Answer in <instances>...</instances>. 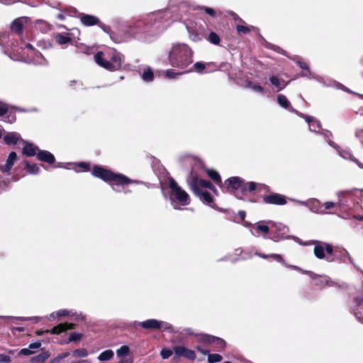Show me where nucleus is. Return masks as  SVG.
<instances>
[{
	"instance_id": "nucleus-1",
	"label": "nucleus",
	"mask_w": 363,
	"mask_h": 363,
	"mask_svg": "<svg viewBox=\"0 0 363 363\" xmlns=\"http://www.w3.org/2000/svg\"><path fill=\"white\" fill-rule=\"evenodd\" d=\"M172 13L169 9H165L151 13L146 17L133 19L124 26L123 30L128 35L133 37L149 30H163L174 20Z\"/></svg>"
},
{
	"instance_id": "nucleus-2",
	"label": "nucleus",
	"mask_w": 363,
	"mask_h": 363,
	"mask_svg": "<svg viewBox=\"0 0 363 363\" xmlns=\"http://www.w3.org/2000/svg\"><path fill=\"white\" fill-rule=\"evenodd\" d=\"M167 60L173 68L186 70L194 62V51L186 43H172L168 50Z\"/></svg>"
},
{
	"instance_id": "nucleus-3",
	"label": "nucleus",
	"mask_w": 363,
	"mask_h": 363,
	"mask_svg": "<svg viewBox=\"0 0 363 363\" xmlns=\"http://www.w3.org/2000/svg\"><path fill=\"white\" fill-rule=\"evenodd\" d=\"M227 192L233 194L236 198L244 199L243 196L247 192H252L255 190L261 191L267 188L264 184L253 182H245L243 179L239 177H232L225 181L221 187Z\"/></svg>"
},
{
	"instance_id": "nucleus-4",
	"label": "nucleus",
	"mask_w": 363,
	"mask_h": 363,
	"mask_svg": "<svg viewBox=\"0 0 363 363\" xmlns=\"http://www.w3.org/2000/svg\"><path fill=\"white\" fill-rule=\"evenodd\" d=\"M92 175L101 179L106 182H111L112 189L115 191H121L117 187H124L129 184H138L137 180H132L122 174H117L102 167L94 166L92 169Z\"/></svg>"
},
{
	"instance_id": "nucleus-5",
	"label": "nucleus",
	"mask_w": 363,
	"mask_h": 363,
	"mask_svg": "<svg viewBox=\"0 0 363 363\" xmlns=\"http://www.w3.org/2000/svg\"><path fill=\"white\" fill-rule=\"evenodd\" d=\"M94 59L98 65L112 72L121 67L123 56L115 49L106 48L97 52L94 55Z\"/></svg>"
},
{
	"instance_id": "nucleus-6",
	"label": "nucleus",
	"mask_w": 363,
	"mask_h": 363,
	"mask_svg": "<svg viewBox=\"0 0 363 363\" xmlns=\"http://www.w3.org/2000/svg\"><path fill=\"white\" fill-rule=\"evenodd\" d=\"M169 186L171 190L170 200L173 208L176 210H180L181 208L177 201L182 206H186L190 203L189 194L182 189L172 178L169 181Z\"/></svg>"
},
{
	"instance_id": "nucleus-7",
	"label": "nucleus",
	"mask_w": 363,
	"mask_h": 363,
	"mask_svg": "<svg viewBox=\"0 0 363 363\" xmlns=\"http://www.w3.org/2000/svg\"><path fill=\"white\" fill-rule=\"evenodd\" d=\"M293 240L301 245H314V255L318 259H320L325 258V252L328 255H332L333 252V246L328 243L322 242L317 240H311L303 242L298 237H293Z\"/></svg>"
},
{
	"instance_id": "nucleus-8",
	"label": "nucleus",
	"mask_w": 363,
	"mask_h": 363,
	"mask_svg": "<svg viewBox=\"0 0 363 363\" xmlns=\"http://www.w3.org/2000/svg\"><path fill=\"white\" fill-rule=\"evenodd\" d=\"M301 117L303 118L308 123L309 125V130L311 131L323 135L330 146L334 148H337L335 143L330 140V138L332 137L331 132L328 130H322V131L320 132L321 125L320 121H318L312 116H306L304 114Z\"/></svg>"
},
{
	"instance_id": "nucleus-9",
	"label": "nucleus",
	"mask_w": 363,
	"mask_h": 363,
	"mask_svg": "<svg viewBox=\"0 0 363 363\" xmlns=\"http://www.w3.org/2000/svg\"><path fill=\"white\" fill-rule=\"evenodd\" d=\"M272 228H274V230L272 231V236L271 239L274 242H279L281 240L284 239H293L294 236H288L286 235L289 231V229L287 226L282 223H276L273 221H268Z\"/></svg>"
},
{
	"instance_id": "nucleus-10",
	"label": "nucleus",
	"mask_w": 363,
	"mask_h": 363,
	"mask_svg": "<svg viewBox=\"0 0 363 363\" xmlns=\"http://www.w3.org/2000/svg\"><path fill=\"white\" fill-rule=\"evenodd\" d=\"M13 52L14 55H16V60H20V61H24L28 63H33L35 65H47L48 61L43 56V55L39 52L38 51H35V53H33L30 56L24 57V55H21V52H19L18 49L15 50L13 48Z\"/></svg>"
},
{
	"instance_id": "nucleus-11",
	"label": "nucleus",
	"mask_w": 363,
	"mask_h": 363,
	"mask_svg": "<svg viewBox=\"0 0 363 363\" xmlns=\"http://www.w3.org/2000/svg\"><path fill=\"white\" fill-rule=\"evenodd\" d=\"M173 351L178 357H184L189 360L194 361L196 358L195 352L189 350L184 345H175L173 347Z\"/></svg>"
},
{
	"instance_id": "nucleus-12",
	"label": "nucleus",
	"mask_w": 363,
	"mask_h": 363,
	"mask_svg": "<svg viewBox=\"0 0 363 363\" xmlns=\"http://www.w3.org/2000/svg\"><path fill=\"white\" fill-rule=\"evenodd\" d=\"M190 186L194 193L199 196L203 203L213 208V205H211L213 203V198L209 192L200 190L199 188L196 186L195 181L190 184Z\"/></svg>"
},
{
	"instance_id": "nucleus-13",
	"label": "nucleus",
	"mask_w": 363,
	"mask_h": 363,
	"mask_svg": "<svg viewBox=\"0 0 363 363\" xmlns=\"http://www.w3.org/2000/svg\"><path fill=\"white\" fill-rule=\"evenodd\" d=\"M306 274H308L313 280V284L318 286H334V282L327 276H318L312 272H306Z\"/></svg>"
},
{
	"instance_id": "nucleus-14",
	"label": "nucleus",
	"mask_w": 363,
	"mask_h": 363,
	"mask_svg": "<svg viewBox=\"0 0 363 363\" xmlns=\"http://www.w3.org/2000/svg\"><path fill=\"white\" fill-rule=\"evenodd\" d=\"M250 232L256 237L262 234H267L269 232V227L265 224V221H259L250 225Z\"/></svg>"
},
{
	"instance_id": "nucleus-15",
	"label": "nucleus",
	"mask_w": 363,
	"mask_h": 363,
	"mask_svg": "<svg viewBox=\"0 0 363 363\" xmlns=\"http://www.w3.org/2000/svg\"><path fill=\"white\" fill-rule=\"evenodd\" d=\"M263 201L265 203L274 205H284L286 203L285 196L279 194H271L265 196L263 198Z\"/></svg>"
},
{
	"instance_id": "nucleus-16",
	"label": "nucleus",
	"mask_w": 363,
	"mask_h": 363,
	"mask_svg": "<svg viewBox=\"0 0 363 363\" xmlns=\"http://www.w3.org/2000/svg\"><path fill=\"white\" fill-rule=\"evenodd\" d=\"M277 103L279 104V105L285 108V109H287L289 110V111L291 112H293V113H295L296 114H297L298 116H303V113L298 112L297 110L294 109L291 106V103L289 102V101L287 99V98L286 97V96L283 95V94H279L277 95Z\"/></svg>"
},
{
	"instance_id": "nucleus-17",
	"label": "nucleus",
	"mask_w": 363,
	"mask_h": 363,
	"mask_svg": "<svg viewBox=\"0 0 363 363\" xmlns=\"http://www.w3.org/2000/svg\"><path fill=\"white\" fill-rule=\"evenodd\" d=\"M28 21V18L21 17L15 19L11 24V29L13 32L20 35L22 33L23 26Z\"/></svg>"
},
{
	"instance_id": "nucleus-18",
	"label": "nucleus",
	"mask_w": 363,
	"mask_h": 363,
	"mask_svg": "<svg viewBox=\"0 0 363 363\" xmlns=\"http://www.w3.org/2000/svg\"><path fill=\"white\" fill-rule=\"evenodd\" d=\"M297 202L301 205L308 206L310 210L316 213L324 214L323 206L320 205V201L317 199H312L309 203L306 201H297Z\"/></svg>"
},
{
	"instance_id": "nucleus-19",
	"label": "nucleus",
	"mask_w": 363,
	"mask_h": 363,
	"mask_svg": "<svg viewBox=\"0 0 363 363\" xmlns=\"http://www.w3.org/2000/svg\"><path fill=\"white\" fill-rule=\"evenodd\" d=\"M74 327V324L73 323H61L55 326L51 330H47L45 332L53 335H59L62 332L73 329Z\"/></svg>"
},
{
	"instance_id": "nucleus-20",
	"label": "nucleus",
	"mask_w": 363,
	"mask_h": 363,
	"mask_svg": "<svg viewBox=\"0 0 363 363\" xmlns=\"http://www.w3.org/2000/svg\"><path fill=\"white\" fill-rule=\"evenodd\" d=\"M269 82L272 85L273 89L277 91L284 89L288 84V82H286L282 78L278 77L275 75L269 77Z\"/></svg>"
},
{
	"instance_id": "nucleus-21",
	"label": "nucleus",
	"mask_w": 363,
	"mask_h": 363,
	"mask_svg": "<svg viewBox=\"0 0 363 363\" xmlns=\"http://www.w3.org/2000/svg\"><path fill=\"white\" fill-rule=\"evenodd\" d=\"M79 18L82 23L86 26L98 25L100 23L99 19L96 16L81 13Z\"/></svg>"
},
{
	"instance_id": "nucleus-22",
	"label": "nucleus",
	"mask_w": 363,
	"mask_h": 363,
	"mask_svg": "<svg viewBox=\"0 0 363 363\" xmlns=\"http://www.w3.org/2000/svg\"><path fill=\"white\" fill-rule=\"evenodd\" d=\"M0 45L14 48L16 45L12 35L7 32L0 33Z\"/></svg>"
},
{
	"instance_id": "nucleus-23",
	"label": "nucleus",
	"mask_w": 363,
	"mask_h": 363,
	"mask_svg": "<svg viewBox=\"0 0 363 363\" xmlns=\"http://www.w3.org/2000/svg\"><path fill=\"white\" fill-rule=\"evenodd\" d=\"M17 159V155L15 152H11L9 155V157L6 161L5 164L0 165V170L2 172H9L11 169L13 165L14 164L15 161Z\"/></svg>"
},
{
	"instance_id": "nucleus-24",
	"label": "nucleus",
	"mask_w": 363,
	"mask_h": 363,
	"mask_svg": "<svg viewBox=\"0 0 363 363\" xmlns=\"http://www.w3.org/2000/svg\"><path fill=\"white\" fill-rule=\"evenodd\" d=\"M138 324L144 329H160L162 323L156 319H148Z\"/></svg>"
},
{
	"instance_id": "nucleus-25",
	"label": "nucleus",
	"mask_w": 363,
	"mask_h": 363,
	"mask_svg": "<svg viewBox=\"0 0 363 363\" xmlns=\"http://www.w3.org/2000/svg\"><path fill=\"white\" fill-rule=\"evenodd\" d=\"M203 341L215 344L218 350H222L225 347V342L223 339L217 337L206 335L204 337Z\"/></svg>"
},
{
	"instance_id": "nucleus-26",
	"label": "nucleus",
	"mask_w": 363,
	"mask_h": 363,
	"mask_svg": "<svg viewBox=\"0 0 363 363\" xmlns=\"http://www.w3.org/2000/svg\"><path fill=\"white\" fill-rule=\"evenodd\" d=\"M37 157L39 160L52 164L55 162L54 155L46 150H39L37 153Z\"/></svg>"
},
{
	"instance_id": "nucleus-27",
	"label": "nucleus",
	"mask_w": 363,
	"mask_h": 363,
	"mask_svg": "<svg viewBox=\"0 0 363 363\" xmlns=\"http://www.w3.org/2000/svg\"><path fill=\"white\" fill-rule=\"evenodd\" d=\"M23 143H25V145L23 148V155L28 157H32L37 155V151H39L37 146L30 143H26L25 141H23Z\"/></svg>"
},
{
	"instance_id": "nucleus-28",
	"label": "nucleus",
	"mask_w": 363,
	"mask_h": 363,
	"mask_svg": "<svg viewBox=\"0 0 363 363\" xmlns=\"http://www.w3.org/2000/svg\"><path fill=\"white\" fill-rule=\"evenodd\" d=\"M20 138L21 135L19 133L11 132L5 135L4 140L6 144L11 145H16Z\"/></svg>"
},
{
	"instance_id": "nucleus-29",
	"label": "nucleus",
	"mask_w": 363,
	"mask_h": 363,
	"mask_svg": "<svg viewBox=\"0 0 363 363\" xmlns=\"http://www.w3.org/2000/svg\"><path fill=\"white\" fill-rule=\"evenodd\" d=\"M335 145L337 147V148H335V149L337 150L338 154L340 157H342V158L346 159V160H351L353 162H354L355 163H357L359 167L363 168V164L361 162H359L356 158H354L350 154V152L349 151L339 150V147L336 144H335Z\"/></svg>"
},
{
	"instance_id": "nucleus-30",
	"label": "nucleus",
	"mask_w": 363,
	"mask_h": 363,
	"mask_svg": "<svg viewBox=\"0 0 363 363\" xmlns=\"http://www.w3.org/2000/svg\"><path fill=\"white\" fill-rule=\"evenodd\" d=\"M208 176L213 180L220 187H222V182L220 174L218 172L213 169H207Z\"/></svg>"
},
{
	"instance_id": "nucleus-31",
	"label": "nucleus",
	"mask_w": 363,
	"mask_h": 363,
	"mask_svg": "<svg viewBox=\"0 0 363 363\" xmlns=\"http://www.w3.org/2000/svg\"><path fill=\"white\" fill-rule=\"evenodd\" d=\"M0 318L2 319H11V320H33L35 323H38L42 318L39 316H32V317H14V316H4L0 315Z\"/></svg>"
},
{
	"instance_id": "nucleus-32",
	"label": "nucleus",
	"mask_w": 363,
	"mask_h": 363,
	"mask_svg": "<svg viewBox=\"0 0 363 363\" xmlns=\"http://www.w3.org/2000/svg\"><path fill=\"white\" fill-rule=\"evenodd\" d=\"M50 355L49 352H43L38 355L32 357L31 362L33 363H43L49 358Z\"/></svg>"
},
{
	"instance_id": "nucleus-33",
	"label": "nucleus",
	"mask_w": 363,
	"mask_h": 363,
	"mask_svg": "<svg viewBox=\"0 0 363 363\" xmlns=\"http://www.w3.org/2000/svg\"><path fill=\"white\" fill-rule=\"evenodd\" d=\"M114 355L113 351L112 350H106L102 352L99 356L98 359L99 361H108L113 358Z\"/></svg>"
},
{
	"instance_id": "nucleus-34",
	"label": "nucleus",
	"mask_w": 363,
	"mask_h": 363,
	"mask_svg": "<svg viewBox=\"0 0 363 363\" xmlns=\"http://www.w3.org/2000/svg\"><path fill=\"white\" fill-rule=\"evenodd\" d=\"M141 77L142 79L146 82H152L154 79L153 72L150 67H147L143 70Z\"/></svg>"
},
{
	"instance_id": "nucleus-35",
	"label": "nucleus",
	"mask_w": 363,
	"mask_h": 363,
	"mask_svg": "<svg viewBox=\"0 0 363 363\" xmlns=\"http://www.w3.org/2000/svg\"><path fill=\"white\" fill-rule=\"evenodd\" d=\"M72 355L75 358H84L89 355V352L85 348L76 349L72 352Z\"/></svg>"
},
{
	"instance_id": "nucleus-36",
	"label": "nucleus",
	"mask_w": 363,
	"mask_h": 363,
	"mask_svg": "<svg viewBox=\"0 0 363 363\" xmlns=\"http://www.w3.org/2000/svg\"><path fill=\"white\" fill-rule=\"evenodd\" d=\"M56 42L59 45H65L71 42V38L67 35L58 33L55 36Z\"/></svg>"
},
{
	"instance_id": "nucleus-37",
	"label": "nucleus",
	"mask_w": 363,
	"mask_h": 363,
	"mask_svg": "<svg viewBox=\"0 0 363 363\" xmlns=\"http://www.w3.org/2000/svg\"><path fill=\"white\" fill-rule=\"evenodd\" d=\"M26 168L28 173L38 174L40 172V167L35 164L26 163Z\"/></svg>"
},
{
	"instance_id": "nucleus-38",
	"label": "nucleus",
	"mask_w": 363,
	"mask_h": 363,
	"mask_svg": "<svg viewBox=\"0 0 363 363\" xmlns=\"http://www.w3.org/2000/svg\"><path fill=\"white\" fill-rule=\"evenodd\" d=\"M189 71L183 70L182 72H177L173 69H167L164 72L165 77L168 79H177L182 73L188 72Z\"/></svg>"
},
{
	"instance_id": "nucleus-39",
	"label": "nucleus",
	"mask_w": 363,
	"mask_h": 363,
	"mask_svg": "<svg viewBox=\"0 0 363 363\" xmlns=\"http://www.w3.org/2000/svg\"><path fill=\"white\" fill-rule=\"evenodd\" d=\"M296 63L298 65V66H299L301 69H305V70H306V72H302V74H301V76H302V77H312V74H311V72H310L309 68H308V65H307L306 62H301V61H300V60H297V61H296Z\"/></svg>"
},
{
	"instance_id": "nucleus-40",
	"label": "nucleus",
	"mask_w": 363,
	"mask_h": 363,
	"mask_svg": "<svg viewBox=\"0 0 363 363\" xmlns=\"http://www.w3.org/2000/svg\"><path fill=\"white\" fill-rule=\"evenodd\" d=\"M130 352V348L128 345H123L116 350V354L118 357L122 358Z\"/></svg>"
},
{
	"instance_id": "nucleus-41",
	"label": "nucleus",
	"mask_w": 363,
	"mask_h": 363,
	"mask_svg": "<svg viewBox=\"0 0 363 363\" xmlns=\"http://www.w3.org/2000/svg\"><path fill=\"white\" fill-rule=\"evenodd\" d=\"M35 26L43 32H46L50 29L49 24L43 20L36 21Z\"/></svg>"
},
{
	"instance_id": "nucleus-42",
	"label": "nucleus",
	"mask_w": 363,
	"mask_h": 363,
	"mask_svg": "<svg viewBox=\"0 0 363 363\" xmlns=\"http://www.w3.org/2000/svg\"><path fill=\"white\" fill-rule=\"evenodd\" d=\"M208 40L214 45H218L220 43V37L214 32L210 33L208 37Z\"/></svg>"
},
{
	"instance_id": "nucleus-43",
	"label": "nucleus",
	"mask_w": 363,
	"mask_h": 363,
	"mask_svg": "<svg viewBox=\"0 0 363 363\" xmlns=\"http://www.w3.org/2000/svg\"><path fill=\"white\" fill-rule=\"evenodd\" d=\"M222 359V356L219 354H209L208 355V362L209 363L219 362Z\"/></svg>"
},
{
	"instance_id": "nucleus-44",
	"label": "nucleus",
	"mask_w": 363,
	"mask_h": 363,
	"mask_svg": "<svg viewBox=\"0 0 363 363\" xmlns=\"http://www.w3.org/2000/svg\"><path fill=\"white\" fill-rule=\"evenodd\" d=\"M199 184L201 186H203V187H206V188L211 189L215 194H217L216 189L214 187V186L209 181H206V180H203V179H201L199 181Z\"/></svg>"
},
{
	"instance_id": "nucleus-45",
	"label": "nucleus",
	"mask_w": 363,
	"mask_h": 363,
	"mask_svg": "<svg viewBox=\"0 0 363 363\" xmlns=\"http://www.w3.org/2000/svg\"><path fill=\"white\" fill-rule=\"evenodd\" d=\"M82 335L79 333H72L70 334L69 339L65 342L66 344L70 342L79 341L81 340Z\"/></svg>"
},
{
	"instance_id": "nucleus-46",
	"label": "nucleus",
	"mask_w": 363,
	"mask_h": 363,
	"mask_svg": "<svg viewBox=\"0 0 363 363\" xmlns=\"http://www.w3.org/2000/svg\"><path fill=\"white\" fill-rule=\"evenodd\" d=\"M172 354L173 351L168 348H164L160 352V354L163 359H168Z\"/></svg>"
},
{
	"instance_id": "nucleus-47",
	"label": "nucleus",
	"mask_w": 363,
	"mask_h": 363,
	"mask_svg": "<svg viewBox=\"0 0 363 363\" xmlns=\"http://www.w3.org/2000/svg\"><path fill=\"white\" fill-rule=\"evenodd\" d=\"M335 206H336V204L332 201H328V202H325V203H323L322 205V206H323V210L324 211V213H327L328 211L333 208Z\"/></svg>"
},
{
	"instance_id": "nucleus-48",
	"label": "nucleus",
	"mask_w": 363,
	"mask_h": 363,
	"mask_svg": "<svg viewBox=\"0 0 363 363\" xmlns=\"http://www.w3.org/2000/svg\"><path fill=\"white\" fill-rule=\"evenodd\" d=\"M73 315L74 313L72 311L67 310V309H61L56 312V315L57 318H60L62 316H65V315Z\"/></svg>"
},
{
	"instance_id": "nucleus-49",
	"label": "nucleus",
	"mask_w": 363,
	"mask_h": 363,
	"mask_svg": "<svg viewBox=\"0 0 363 363\" xmlns=\"http://www.w3.org/2000/svg\"><path fill=\"white\" fill-rule=\"evenodd\" d=\"M351 193L350 191H338L337 193V196L339 199V203L338 204L340 206H342L343 205L342 203V198L345 196H347V195H349Z\"/></svg>"
},
{
	"instance_id": "nucleus-50",
	"label": "nucleus",
	"mask_w": 363,
	"mask_h": 363,
	"mask_svg": "<svg viewBox=\"0 0 363 363\" xmlns=\"http://www.w3.org/2000/svg\"><path fill=\"white\" fill-rule=\"evenodd\" d=\"M236 28H237V31L238 33H243V34H246V33H249L251 30V28L250 27L242 26V25H238Z\"/></svg>"
},
{
	"instance_id": "nucleus-51",
	"label": "nucleus",
	"mask_w": 363,
	"mask_h": 363,
	"mask_svg": "<svg viewBox=\"0 0 363 363\" xmlns=\"http://www.w3.org/2000/svg\"><path fill=\"white\" fill-rule=\"evenodd\" d=\"M193 67L196 72L201 73L205 69L206 65L201 62H197L193 65Z\"/></svg>"
},
{
	"instance_id": "nucleus-52",
	"label": "nucleus",
	"mask_w": 363,
	"mask_h": 363,
	"mask_svg": "<svg viewBox=\"0 0 363 363\" xmlns=\"http://www.w3.org/2000/svg\"><path fill=\"white\" fill-rule=\"evenodd\" d=\"M247 86H248V87H250V89H252L255 91L260 92V93H262L263 91V88L260 85L253 84L252 82H250L248 83Z\"/></svg>"
},
{
	"instance_id": "nucleus-53",
	"label": "nucleus",
	"mask_w": 363,
	"mask_h": 363,
	"mask_svg": "<svg viewBox=\"0 0 363 363\" xmlns=\"http://www.w3.org/2000/svg\"><path fill=\"white\" fill-rule=\"evenodd\" d=\"M161 323H162V324L160 325V329H162L163 330H168L170 332H172L173 330V327L171 324L166 323V322H163V321H161Z\"/></svg>"
},
{
	"instance_id": "nucleus-54",
	"label": "nucleus",
	"mask_w": 363,
	"mask_h": 363,
	"mask_svg": "<svg viewBox=\"0 0 363 363\" xmlns=\"http://www.w3.org/2000/svg\"><path fill=\"white\" fill-rule=\"evenodd\" d=\"M33 353V352L29 347H28V348H23V349H21L19 351L18 354L19 355L28 356V355H30Z\"/></svg>"
},
{
	"instance_id": "nucleus-55",
	"label": "nucleus",
	"mask_w": 363,
	"mask_h": 363,
	"mask_svg": "<svg viewBox=\"0 0 363 363\" xmlns=\"http://www.w3.org/2000/svg\"><path fill=\"white\" fill-rule=\"evenodd\" d=\"M269 256H270L269 257H272L277 262L284 264V260L283 259V258H282L281 255H279V254H270V255H269Z\"/></svg>"
},
{
	"instance_id": "nucleus-56",
	"label": "nucleus",
	"mask_w": 363,
	"mask_h": 363,
	"mask_svg": "<svg viewBox=\"0 0 363 363\" xmlns=\"http://www.w3.org/2000/svg\"><path fill=\"white\" fill-rule=\"evenodd\" d=\"M11 361L10 356L0 354V363H11Z\"/></svg>"
},
{
	"instance_id": "nucleus-57",
	"label": "nucleus",
	"mask_w": 363,
	"mask_h": 363,
	"mask_svg": "<svg viewBox=\"0 0 363 363\" xmlns=\"http://www.w3.org/2000/svg\"><path fill=\"white\" fill-rule=\"evenodd\" d=\"M8 111V106L6 104L0 103V116H2L6 113Z\"/></svg>"
},
{
	"instance_id": "nucleus-58",
	"label": "nucleus",
	"mask_w": 363,
	"mask_h": 363,
	"mask_svg": "<svg viewBox=\"0 0 363 363\" xmlns=\"http://www.w3.org/2000/svg\"><path fill=\"white\" fill-rule=\"evenodd\" d=\"M26 48L28 49V53H27V56H30V55H32L33 53H35V50L34 49V48L32 46L31 44L30 43H27L26 45Z\"/></svg>"
},
{
	"instance_id": "nucleus-59",
	"label": "nucleus",
	"mask_w": 363,
	"mask_h": 363,
	"mask_svg": "<svg viewBox=\"0 0 363 363\" xmlns=\"http://www.w3.org/2000/svg\"><path fill=\"white\" fill-rule=\"evenodd\" d=\"M189 36H190V38L194 42H198L201 40V36L196 33H190Z\"/></svg>"
},
{
	"instance_id": "nucleus-60",
	"label": "nucleus",
	"mask_w": 363,
	"mask_h": 363,
	"mask_svg": "<svg viewBox=\"0 0 363 363\" xmlns=\"http://www.w3.org/2000/svg\"><path fill=\"white\" fill-rule=\"evenodd\" d=\"M201 9H203L205 12L211 16H214L216 14L215 11L210 7L203 6V7H201Z\"/></svg>"
},
{
	"instance_id": "nucleus-61",
	"label": "nucleus",
	"mask_w": 363,
	"mask_h": 363,
	"mask_svg": "<svg viewBox=\"0 0 363 363\" xmlns=\"http://www.w3.org/2000/svg\"><path fill=\"white\" fill-rule=\"evenodd\" d=\"M70 354L69 352H64V353H62L60 354H59L57 357V360H56V362L57 363H59L60 361L62 359H65L66 357H67Z\"/></svg>"
},
{
	"instance_id": "nucleus-62",
	"label": "nucleus",
	"mask_w": 363,
	"mask_h": 363,
	"mask_svg": "<svg viewBox=\"0 0 363 363\" xmlns=\"http://www.w3.org/2000/svg\"><path fill=\"white\" fill-rule=\"evenodd\" d=\"M41 346V343L40 342H35L29 345V348L32 350L34 349H38Z\"/></svg>"
},
{
	"instance_id": "nucleus-63",
	"label": "nucleus",
	"mask_w": 363,
	"mask_h": 363,
	"mask_svg": "<svg viewBox=\"0 0 363 363\" xmlns=\"http://www.w3.org/2000/svg\"><path fill=\"white\" fill-rule=\"evenodd\" d=\"M117 363H133V359L132 358H128V359L121 358V360L119 362H118Z\"/></svg>"
},
{
	"instance_id": "nucleus-64",
	"label": "nucleus",
	"mask_w": 363,
	"mask_h": 363,
	"mask_svg": "<svg viewBox=\"0 0 363 363\" xmlns=\"http://www.w3.org/2000/svg\"><path fill=\"white\" fill-rule=\"evenodd\" d=\"M354 315L357 317V318L358 319V320L359 322H361L362 323H363V315L362 314V313L361 312L354 313Z\"/></svg>"
}]
</instances>
